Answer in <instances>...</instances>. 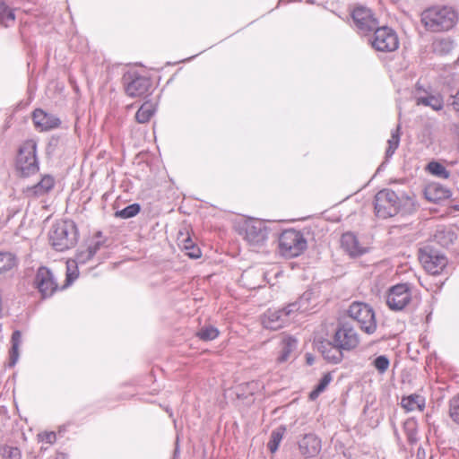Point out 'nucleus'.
<instances>
[{"label": "nucleus", "mask_w": 459, "mask_h": 459, "mask_svg": "<svg viewBox=\"0 0 459 459\" xmlns=\"http://www.w3.org/2000/svg\"><path fill=\"white\" fill-rule=\"evenodd\" d=\"M311 292H305L299 300L290 303L283 308L268 309L262 317V324L264 328L279 330L288 325L297 316L298 313L308 310V301Z\"/></svg>", "instance_id": "f257e3e1"}, {"label": "nucleus", "mask_w": 459, "mask_h": 459, "mask_svg": "<svg viewBox=\"0 0 459 459\" xmlns=\"http://www.w3.org/2000/svg\"><path fill=\"white\" fill-rule=\"evenodd\" d=\"M420 20L426 30L441 32L451 30L457 23L458 14L451 6L437 5L424 10Z\"/></svg>", "instance_id": "f03ea898"}, {"label": "nucleus", "mask_w": 459, "mask_h": 459, "mask_svg": "<svg viewBox=\"0 0 459 459\" xmlns=\"http://www.w3.org/2000/svg\"><path fill=\"white\" fill-rule=\"evenodd\" d=\"M49 243L58 252L68 250L78 241V230L75 223L65 220L54 223L48 233Z\"/></svg>", "instance_id": "7ed1b4c3"}, {"label": "nucleus", "mask_w": 459, "mask_h": 459, "mask_svg": "<svg viewBox=\"0 0 459 459\" xmlns=\"http://www.w3.org/2000/svg\"><path fill=\"white\" fill-rule=\"evenodd\" d=\"M16 169L24 177H29L39 171V166L35 141L28 140L21 145L16 158Z\"/></svg>", "instance_id": "20e7f679"}, {"label": "nucleus", "mask_w": 459, "mask_h": 459, "mask_svg": "<svg viewBox=\"0 0 459 459\" xmlns=\"http://www.w3.org/2000/svg\"><path fill=\"white\" fill-rule=\"evenodd\" d=\"M103 243L96 240L90 243L85 248L79 249L74 260L66 263V280L62 289L70 286L78 277V266L85 264L90 261L95 254L100 249Z\"/></svg>", "instance_id": "39448f33"}, {"label": "nucleus", "mask_w": 459, "mask_h": 459, "mask_svg": "<svg viewBox=\"0 0 459 459\" xmlns=\"http://www.w3.org/2000/svg\"><path fill=\"white\" fill-rule=\"evenodd\" d=\"M348 316L357 322L367 334H373L377 330L376 315L373 308L364 302H352L347 311Z\"/></svg>", "instance_id": "423d86ee"}, {"label": "nucleus", "mask_w": 459, "mask_h": 459, "mask_svg": "<svg viewBox=\"0 0 459 459\" xmlns=\"http://www.w3.org/2000/svg\"><path fill=\"white\" fill-rule=\"evenodd\" d=\"M371 32L373 34L368 38V42L376 51L390 53L399 48L398 35L392 28L377 25Z\"/></svg>", "instance_id": "0eeeda50"}, {"label": "nucleus", "mask_w": 459, "mask_h": 459, "mask_svg": "<svg viewBox=\"0 0 459 459\" xmlns=\"http://www.w3.org/2000/svg\"><path fill=\"white\" fill-rule=\"evenodd\" d=\"M269 230L264 221L247 219L240 226V234L252 248L263 247L268 238Z\"/></svg>", "instance_id": "6e6552de"}, {"label": "nucleus", "mask_w": 459, "mask_h": 459, "mask_svg": "<svg viewBox=\"0 0 459 459\" xmlns=\"http://www.w3.org/2000/svg\"><path fill=\"white\" fill-rule=\"evenodd\" d=\"M307 246L304 235L299 230H286L279 238L280 252L288 258L299 256L306 250Z\"/></svg>", "instance_id": "1a4fd4ad"}, {"label": "nucleus", "mask_w": 459, "mask_h": 459, "mask_svg": "<svg viewBox=\"0 0 459 459\" xmlns=\"http://www.w3.org/2000/svg\"><path fill=\"white\" fill-rule=\"evenodd\" d=\"M401 206L396 193L390 189H383L375 195V212L381 219L394 216Z\"/></svg>", "instance_id": "9d476101"}, {"label": "nucleus", "mask_w": 459, "mask_h": 459, "mask_svg": "<svg viewBox=\"0 0 459 459\" xmlns=\"http://www.w3.org/2000/svg\"><path fill=\"white\" fill-rule=\"evenodd\" d=\"M419 260L430 274H439L447 264L446 256L440 251L427 246L419 251Z\"/></svg>", "instance_id": "9b49d317"}, {"label": "nucleus", "mask_w": 459, "mask_h": 459, "mask_svg": "<svg viewBox=\"0 0 459 459\" xmlns=\"http://www.w3.org/2000/svg\"><path fill=\"white\" fill-rule=\"evenodd\" d=\"M411 288L408 283L392 286L386 293V304L393 311H402L411 302Z\"/></svg>", "instance_id": "f8f14e48"}, {"label": "nucleus", "mask_w": 459, "mask_h": 459, "mask_svg": "<svg viewBox=\"0 0 459 459\" xmlns=\"http://www.w3.org/2000/svg\"><path fill=\"white\" fill-rule=\"evenodd\" d=\"M123 82L126 94L133 98L143 96L152 87L151 80L137 72H127L125 74Z\"/></svg>", "instance_id": "ddd939ff"}, {"label": "nucleus", "mask_w": 459, "mask_h": 459, "mask_svg": "<svg viewBox=\"0 0 459 459\" xmlns=\"http://www.w3.org/2000/svg\"><path fill=\"white\" fill-rule=\"evenodd\" d=\"M333 342L344 351H350L358 347L359 337L356 330L348 323L340 324L333 334Z\"/></svg>", "instance_id": "4468645a"}, {"label": "nucleus", "mask_w": 459, "mask_h": 459, "mask_svg": "<svg viewBox=\"0 0 459 459\" xmlns=\"http://www.w3.org/2000/svg\"><path fill=\"white\" fill-rule=\"evenodd\" d=\"M351 17L359 32L362 35H368L378 25L371 10L364 6L354 8Z\"/></svg>", "instance_id": "2eb2a0df"}, {"label": "nucleus", "mask_w": 459, "mask_h": 459, "mask_svg": "<svg viewBox=\"0 0 459 459\" xmlns=\"http://www.w3.org/2000/svg\"><path fill=\"white\" fill-rule=\"evenodd\" d=\"M35 284L44 298L51 297L58 289L52 272L44 266L39 268L35 278Z\"/></svg>", "instance_id": "dca6fc26"}, {"label": "nucleus", "mask_w": 459, "mask_h": 459, "mask_svg": "<svg viewBox=\"0 0 459 459\" xmlns=\"http://www.w3.org/2000/svg\"><path fill=\"white\" fill-rule=\"evenodd\" d=\"M317 350L324 359L330 363L337 364L343 359V350L337 343L329 340H324L317 345Z\"/></svg>", "instance_id": "f3484780"}, {"label": "nucleus", "mask_w": 459, "mask_h": 459, "mask_svg": "<svg viewBox=\"0 0 459 459\" xmlns=\"http://www.w3.org/2000/svg\"><path fill=\"white\" fill-rule=\"evenodd\" d=\"M341 244L344 251L351 257L360 256L368 250V247L361 245L357 237L351 232L342 234Z\"/></svg>", "instance_id": "a211bd4d"}, {"label": "nucleus", "mask_w": 459, "mask_h": 459, "mask_svg": "<svg viewBox=\"0 0 459 459\" xmlns=\"http://www.w3.org/2000/svg\"><path fill=\"white\" fill-rule=\"evenodd\" d=\"M32 118L36 128L39 131H49L60 125L58 117L42 109H36L33 112Z\"/></svg>", "instance_id": "6ab92c4d"}, {"label": "nucleus", "mask_w": 459, "mask_h": 459, "mask_svg": "<svg viewBox=\"0 0 459 459\" xmlns=\"http://www.w3.org/2000/svg\"><path fill=\"white\" fill-rule=\"evenodd\" d=\"M299 452L305 457H314L321 450V441L314 434H306L299 441Z\"/></svg>", "instance_id": "aec40b11"}, {"label": "nucleus", "mask_w": 459, "mask_h": 459, "mask_svg": "<svg viewBox=\"0 0 459 459\" xmlns=\"http://www.w3.org/2000/svg\"><path fill=\"white\" fill-rule=\"evenodd\" d=\"M298 341L290 335H284L281 337L279 344V355L277 357L278 363H283L290 359L297 350Z\"/></svg>", "instance_id": "412c9836"}, {"label": "nucleus", "mask_w": 459, "mask_h": 459, "mask_svg": "<svg viewBox=\"0 0 459 459\" xmlns=\"http://www.w3.org/2000/svg\"><path fill=\"white\" fill-rule=\"evenodd\" d=\"M426 400L425 397L412 394L408 396H404L401 400V406L407 411H422L425 408Z\"/></svg>", "instance_id": "4be33fe9"}, {"label": "nucleus", "mask_w": 459, "mask_h": 459, "mask_svg": "<svg viewBox=\"0 0 459 459\" xmlns=\"http://www.w3.org/2000/svg\"><path fill=\"white\" fill-rule=\"evenodd\" d=\"M55 180L53 177L49 175L44 176L41 180L34 185L33 186L28 188V195L34 196H40L47 193H48L54 186Z\"/></svg>", "instance_id": "5701e85b"}, {"label": "nucleus", "mask_w": 459, "mask_h": 459, "mask_svg": "<svg viewBox=\"0 0 459 459\" xmlns=\"http://www.w3.org/2000/svg\"><path fill=\"white\" fill-rule=\"evenodd\" d=\"M424 194L426 198L433 203H438L450 196V192L446 188L436 184L428 186Z\"/></svg>", "instance_id": "b1692460"}, {"label": "nucleus", "mask_w": 459, "mask_h": 459, "mask_svg": "<svg viewBox=\"0 0 459 459\" xmlns=\"http://www.w3.org/2000/svg\"><path fill=\"white\" fill-rule=\"evenodd\" d=\"M416 104L429 107L435 111H439L444 108V100L439 94H426L424 96H417Z\"/></svg>", "instance_id": "393cba45"}, {"label": "nucleus", "mask_w": 459, "mask_h": 459, "mask_svg": "<svg viewBox=\"0 0 459 459\" xmlns=\"http://www.w3.org/2000/svg\"><path fill=\"white\" fill-rule=\"evenodd\" d=\"M22 333L19 330H16L13 333L11 338V351H10V360L9 366L13 367L19 359V350L22 344Z\"/></svg>", "instance_id": "a878e982"}, {"label": "nucleus", "mask_w": 459, "mask_h": 459, "mask_svg": "<svg viewBox=\"0 0 459 459\" xmlns=\"http://www.w3.org/2000/svg\"><path fill=\"white\" fill-rule=\"evenodd\" d=\"M156 110L155 104L151 101L144 102L135 114V118L138 123H147L154 115Z\"/></svg>", "instance_id": "bb28decb"}, {"label": "nucleus", "mask_w": 459, "mask_h": 459, "mask_svg": "<svg viewBox=\"0 0 459 459\" xmlns=\"http://www.w3.org/2000/svg\"><path fill=\"white\" fill-rule=\"evenodd\" d=\"M434 238L439 245L448 247L456 239V235L451 230L442 229L437 230Z\"/></svg>", "instance_id": "cd10ccee"}, {"label": "nucleus", "mask_w": 459, "mask_h": 459, "mask_svg": "<svg viewBox=\"0 0 459 459\" xmlns=\"http://www.w3.org/2000/svg\"><path fill=\"white\" fill-rule=\"evenodd\" d=\"M17 265L16 256L10 252H0V274L11 271Z\"/></svg>", "instance_id": "c85d7f7f"}, {"label": "nucleus", "mask_w": 459, "mask_h": 459, "mask_svg": "<svg viewBox=\"0 0 459 459\" xmlns=\"http://www.w3.org/2000/svg\"><path fill=\"white\" fill-rule=\"evenodd\" d=\"M15 21L13 9L10 8L4 0H0V23L9 27Z\"/></svg>", "instance_id": "c756f323"}, {"label": "nucleus", "mask_w": 459, "mask_h": 459, "mask_svg": "<svg viewBox=\"0 0 459 459\" xmlns=\"http://www.w3.org/2000/svg\"><path fill=\"white\" fill-rule=\"evenodd\" d=\"M399 131H400V126H398L397 128L392 132L391 137L387 141L388 147L385 152L386 160H388L389 158H391L394 155V152L396 151V149L399 146V143H400Z\"/></svg>", "instance_id": "7c9ffc66"}, {"label": "nucleus", "mask_w": 459, "mask_h": 459, "mask_svg": "<svg viewBox=\"0 0 459 459\" xmlns=\"http://www.w3.org/2000/svg\"><path fill=\"white\" fill-rule=\"evenodd\" d=\"M427 169L430 174L440 178L446 179L450 176V172L445 168V166L437 161H430L428 164Z\"/></svg>", "instance_id": "2f4dec72"}, {"label": "nucleus", "mask_w": 459, "mask_h": 459, "mask_svg": "<svg viewBox=\"0 0 459 459\" xmlns=\"http://www.w3.org/2000/svg\"><path fill=\"white\" fill-rule=\"evenodd\" d=\"M332 381V376L330 373H326L320 379L319 383L316 385L315 389L309 394L311 400H316L321 393H323L327 385Z\"/></svg>", "instance_id": "473e14b6"}, {"label": "nucleus", "mask_w": 459, "mask_h": 459, "mask_svg": "<svg viewBox=\"0 0 459 459\" xmlns=\"http://www.w3.org/2000/svg\"><path fill=\"white\" fill-rule=\"evenodd\" d=\"M141 211V206L138 204H132L126 208L117 211L115 216L121 219H130L136 216Z\"/></svg>", "instance_id": "72a5a7b5"}, {"label": "nucleus", "mask_w": 459, "mask_h": 459, "mask_svg": "<svg viewBox=\"0 0 459 459\" xmlns=\"http://www.w3.org/2000/svg\"><path fill=\"white\" fill-rule=\"evenodd\" d=\"M2 459H22V452L16 446L4 445L0 448Z\"/></svg>", "instance_id": "f704fd0d"}, {"label": "nucleus", "mask_w": 459, "mask_h": 459, "mask_svg": "<svg viewBox=\"0 0 459 459\" xmlns=\"http://www.w3.org/2000/svg\"><path fill=\"white\" fill-rule=\"evenodd\" d=\"M203 341H212L218 337L219 331L212 325L202 327L196 333Z\"/></svg>", "instance_id": "c9c22d12"}, {"label": "nucleus", "mask_w": 459, "mask_h": 459, "mask_svg": "<svg viewBox=\"0 0 459 459\" xmlns=\"http://www.w3.org/2000/svg\"><path fill=\"white\" fill-rule=\"evenodd\" d=\"M283 432L281 429H275L271 434L270 441L268 442V448L272 453H274L282 439Z\"/></svg>", "instance_id": "e433bc0d"}, {"label": "nucleus", "mask_w": 459, "mask_h": 459, "mask_svg": "<svg viewBox=\"0 0 459 459\" xmlns=\"http://www.w3.org/2000/svg\"><path fill=\"white\" fill-rule=\"evenodd\" d=\"M373 365L380 374H384L388 369L390 362L386 356L380 355L374 359Z\"/></svg>", "instance_id": "4c0bfd02"}, {"label": "nucleus", "mask_w": 459, "mask_h": 459, "mask_svg": "<svg viewBox=\"0 0 459 459\" xmlns=\"http://www.w3.org/2000/svg\"><path fill=\"white\" fill-rule=\"evenodd\" d=\"M449 412L451 419L459 424V394L451 401Z\"/></svg>", "instance_id": "58836bf2"}, {"label": "nucleus", "mask_w": 459, "mask_h": 459, "mask_svg": "<svg viewBox=\"0 0 459 459\" xmlns=\"http://www.w3.org/2000/svg\"><path fill=\"white\" fill-rule=\"evenodd\" d=\"M39 442L46 445H52L56 441V435L55 432H44L38 434Z\"/></svg>", "instance_id": "ea45409f"}, {"label": "nucleus", "mask_w": 459, "mask_h": 459, "mask_svg": "<svg viewBox=\"0 0 459 459\" xmlns=\"http://www.w3.org/2000/svg\"><path fill=\"white\" fill-rule=\"evenodd\" d=\"M434 45L437 51L448 52L452 48V42L448 39L437 40Z\"/></svg>", "instance_id": "a19ab883"}, {"label": "nucleus", "mask_w": 459, "mask_h": 459, "mask_svg": "<svg viewBox=\"0 0 459 459\" xmlns=\"http://www.w3.org/2000/svg\"><path fill=\"white\" fill-rule=\"evenodd\" d=\"M186 251V255L190 258H199L201 256V251L197 247L195 246V244L192 247H189V249Z\"/></svg>", "instance_id": "79ce46f5"}, {"label": "nucleus", "mask_w": 459, "mask_h": 459, "mask_svg": "<svg viewBox=\"0 0 459 459\" xmlns=\"http://www.w3.org/2000/svg\"><path fill=\"white\" fill-rule=\"evenodd\" d=\"M452 106L457 111H459V88L455 94L453 96Z\"/></svg>", "instance_id": "37998d69"}, {"label": "nucleus", "mask_w": 459, "mask_h": 459, "mask_svg": "<svg viewBox=\"0 0 459 459\" xmlns=\"http://www.w3.org/2000/svg\"><path fill=\"white\" fill-rule=\"evenodd\" d=\"M182 242H183L182 248L185 250L189 249V247H192L194 245V242L192 241V239L189 237L183 239Z\"/></svg>", "instance_id": "c03bdc74"}, {"label": "nucleus", "mask_w": 459, "mask_h": 459, "mask_svg": "<svg viewBox=\"0 0 459 459\" xmlns=\"http://www.w3.org/2000/svg\"><path fill=\"white\" fill-rule=\"evenodd\" d=\"M408 440L410 443L413 444L417 441L416 434L413 432H411L408 434Z\"/></svg>", "instance_id": "a18cd8bd"}, {"label": "nucleus", "mask_w": 459, "mask_h": 459, "mask_svg": "<svg viewBox=\"0 0 459 459\" xmlns=\"http://www.w3.org/2000/svg\"><path fill=\"white\" fill-rule=\"evenodd\" d=\"M56 459H68L67 455L64 453H57Z\"/></svg>", "instance_id": "49530a36"}, {"label": "nucleus", "mask_w": 459, "mask_h": 459, "mask_svg": "<svg viewBox=\"0 0 459 459\" xmlns=\"http://www.w3.org/2000/svg\"><path fill=\"white\" fill-rule=\"evenodd\" d=\"M307 363H308V364H311V363H312L311 359L307 358Z\"/></svg>", "instance_id": "de8ad7c7"}]
</instances>
